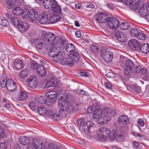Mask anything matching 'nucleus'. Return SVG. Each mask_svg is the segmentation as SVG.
<instances>
[{
    "label": "nucleus",
    "instance_id": "nucleus-1",
    "mask_svg": "<svg viewBox=\"0 0 149 149\" xmlns=\"http://www.w3.org/2000/svg\"><path fill=\"white\" fill-rule=\"evenodd\" d=\"M1 86L2 88L6 87L10 91H15L17 88L16 83L12 79H7V76L3 75L0 79Z\"/></svg>",
    "mask_w": 149,
    "mask_h": 149
},
{
    "label": "nucleus",
    "instance_id": "nucleus-2",
    "mask_svg": "<svg viewBox=\"0 0 149 149\" xmlns=\"http://www.w3.org/2000/svg\"><path fill=\"white\" fill-rule=\"evenodd\" d=\"M49 53V56L52 58V60L58 62L62 60L65 54L63 52H61V48L58 47H53L50 49Z\"/></svg>",
    "mask_w": 149,
    "mask_h": 149
},
{
    "label": "nucleus",
    "instance_id": "nucleus-3",
    "mask_svg": "<svg viewBox=\"0 0 149 149\" xmlns=\"http://www.w3.org/2000/svg\"><path fill=\"white\" fill-rule=\"evenodd\" d=\"M42 3L45 8H52L54 13H56L58 14H61V8L55 0H44Z\"/></svg>",
    "mask_w": 149,
    "mask_h": 149
},
{
    "label": "nucleus",
    "instance_id": "nucleus-4",
    "mask_svg": "<svg viewBox=\"0 0 149 149\" xmlns=\"http://www.w3.org/2000/svg\"><path fill=\"white\" fill-rule=\"evenodd\" d=\"M31 68L33 70H36L39 76L40 77L45 76L46 74V68L42 65H38L35 61L31 64Z\"/></svg>",
    "mask_w": 149,
    "mask_h": 149
},
{
    "label": "nucleus",
    "instance_id": "nucleus-5",
    "mask_svg": "<svg viewBox=\"0 0 149 149\" xmlns=\"http://www.w3.org/2000/svg\"><path fill=\"white\" fill-rule=\"evenodd\" d=\"M41 38L45 41L52 42L54 41L56 37L54 34L49 32H46L45 31L41 32Z\"/></svg>",
    "mask_w": 149,
    "mask_h": 149
},
{
    "label": "nucleus",
    "instance_id": "nucleus-6",
    "mask_svg": "<svg viewBox=\"0 0 149 149\" xmlns=\"http://www.w3.org/2000/svg\"><path fill=\"white\" fill-rule=\"evenodd\" d=\"M77 124L79 130L81 132H90L89 129L88 128V126L84 121V119L83 118H80L77 120Z\"/></svg>",
    "mask_w": 149,
    "mask_h": 149
},
{
    "label": "nucleus",
    "instance_id": "nucleus-7",
    "mask_svg": "<svg viewBox=\"0 0 149 149\" xmlns=\"http://www.w3.org/2000/svg\"><path fill=\"white\" fill-rule=\"evenodd\" d=\"M58 104L60 109H61L63 107L68 113H70L74 110V107L70 104L66 103L65 102H63V100L62 99L59 100Z\"/></svg>",
    "mask_w": 149,
    "mask_h": 149
},
{
    "label": "nucleus",
    "instance_id": "nucleus-8",
    "mask_svg": "<svg viewBox=\"0 0 149 149\" xmlns=\"http://www.w3.org/2000/svg\"><path fill=\"white\" fill-rule=\"evenodd\" d=\"M119 21L116 17H112L108 19L107 24L109 28L115 29L117 28L119 25Z\"/></svg>",
    "mask_w": 149,
    "mask_h": 149
},
{
    "label": "nucleus",
    "instance_id": "nucleus-9",
    "mask_svg": "<svg viewBox=\"0 0 149 149\" xmlns=\"http://www.w3.org/2000/svg\"><path fill=\"white\" fill-rule=\"evenodd\" d=\"M110 135L109 129L106 127H101L97 131V136L99 138L105 139Z\"/></svg>",
    "mask_w": 149,
    "mask_h": 149
},
{
    "label": "nucleus",
    "instance_id": "nucleus-10",
    "mask_svg": "<svg viewBox=\"0 0 149 149\" xmlns=\"http://www.w3.org/2000/svg\"><path fill=\"white\" fill-rule=\"evenodd\" d=\"M101 55L103 59L106 62L109 63L112 61L113 55L111 52L102 49Z\"/></svg>",
    "mask_w": 149,
    "mask_h": 149
},
{
    "label": "nucleus",
    "instance_id": "nucleus-11",
    "mask_svg": "<svg viewBox=\"0 0 149 149\" xmlns=\"http://www.w3.org/2000/svg\"><path fill=\"white\" fill-rule=\"evenodd\" d=\"M134 67L133 62L130 60H127L125 62V74L129 75L132 72Z\"/></svg>",
    "mask_w": 149,
    "mask_h": 149
},
{
    "label": "nucleus",
    "instance_id": "nucleus-12",
    "mask_svg": "<svg viewBox=\"0 0 149 149\" xmlns=\"http://www.w3.org/2000/svg\"><path fill=\"white\" fill-rule=\"evenodd\" d=\"M96 21L99 23H103L107 21L108 18V15L105 13H99L95 15Z\"/></svg>",
    "mask_w": 149,
    "mask_h": 149
},
{
    "label": "nucleus",
    "instance_id": "nucleus-13",
    "mask_svg": "<svg viewBox=\"0 0 149 149\" xmlns=\"http://www.w3.org/2000/svg\"><path fill=\"white\" fill-rule=\"evenodd\" d=\"M26 82L29 86L32 88H35L37 86V78L34 75H32L28 78Z\"/></svg>",
    "mask_w": 149,
    "mask_h": 149
},
{
    "label": "nucleus",
    "instance_id": "nucleus-14",
    "mask_svg": "<svg viewBox=\"0 0 149 149\" xmlns=\"http://www.w3.org/2000/svg\"><path fill=\"white\" fill-rule=\"evenodd\" d=\"M43 142L42 140L38 138H35L33 140L32 146L34 149H42Z\"/></svg>",
    "mask_w": 149,
    "mask_h": 149
},
{
    "label": "nucleus",
    "instance_id": "nucleus-15",
    "mask_svg": "<svg viewBox=\"0 0 149 149\" xmlns=\"http://www.w3.org/2000/svg\"><path fill=\"white\" fill-rule=\"evenodd\" d=\"M137 9L139 13L143 17H145L148 14L146 6L142 2H141Z\"/></svg>",
    "mask_w": 149,
    "mask_h": 149
},
{
    "label": "nucleus",
    "instance_id": "nucleus-16",
    "mask_svg": "<svg viewBox=\"0 0 149 149\" xmlns=\"http://www.w3.org/2000/svg\"><path fill=\"white\" fill-rule=\"evenodd\" d=\"M115 36L117 39L120 42H124L126 40L125 35L120 31L116 30L115 33Z\"/></svg>",
    "mask_w": 149,
    "mask_h": 149
},
{
    "label": "nucleus",
    "instance_id": "nucleus-17",
    "mask_svg": "<svg viewBox=\"0 0 149 149\" xmlns=\"http://www.w3.org/2000/svg\"><path fill=\"white\" fill-rule=\"evenodd\" d=\"M29 27L28 23L24 22H20L17 27L18 30L22 33L25 32Z\"/></svg>",
    "mask_w": 149,
    "mask_h": 149
},
{
    "label": "nucleus",
    "instance_id": "nucleus-18",
    "mask_svg": "<svg viewBox=\"0 0 149 149\" xmlns=\"http://www.w3.org/2000/svg\"><path fill=\"white\" fill-rule=\"evenodd\" d=\"M139 42L135 39H131L128 42L130 48L134 50H137L139 47Z\"/></svg>",
    "mask_w": 149,
    "mask_h": 149
},
{
    "label": "nucleus",
    "instance_id": "nucleus-19",
    "mask_svg": "<svg viewBox=\"0 0 149 149\" xmlns=\"http://www.w3.org/2000/svg\"><path fill=\"white\" fill-rule=\"evenodd\" d=\"M57 95H45L47 97V106H51L54 104L56 101V97Z\"/></svg>",
    "mask_w": 149,
    "mask_h": 149
},
{
    "label": "nucleus",
    "instance_id": "nucleus-20",
    "mask_svg": "<svg viewBox=\"0 0 149 149\" xmlns=\"http://www.w3.org/2000/svg\"><path fill=\"white\" fill-rule=\"evenodd\" d=\"M38 19L39 22L42 24L46 23L48 21V17L47 13L45 12H43L40 14L38 17Z\"/></svg>",
    "mask_w": 149,
    "mask_h": 149
},
{
    "label": "nucleus",
    "instance_id": "nucleus-21",
    "mask_svg": "<svg viewBox=\"0 0 149 149\" xmlns=\"http://www.w3.org/2000/svg\"><path fill=\"white\" fill-rule=\"evenodd\" d=\"M61 64L64 65H68L72 67L74 64V62L72 60L70 57L63 59Z\"/></svg>",
    "mask_w": 149,
    "mask_h": 149
},
{
    "label": "nucleus",
    "instance_id": "nucleus-22",
    "mask_svg": "<svg viewBox=\"0 0 149 149\" xmlns=\"http://www.w3.org/2000/svg\"><path fill=\"white\" fill-rule=\"evenodd\" d=\"M29 14L28 19L32 22L35 21L38 17L37 12L35 10H30Z\"/></svg>",
    "mask_w": 149,
    "mask_h": 149
},
{
    "label": "nucleus",
    "instance_id": "nucleus-23",
    "mask_svg": "<svg viewBox=\"0 0 149 149\" xmlns=\"http://www.w3.org/2000/svg\"><path fill=\"white\" fill-rule=\"evenodd\" d=\"M47 99L44 96L37 97L35 98V102L37 104H46L47 106Z\"/></svg>",
    "mask_w": 149,
    "mask_h": 149
},
{
    "label": "nucleus",
    "instance_id": "nucleus-24",
    "mask_svg": "<svg viewBox=\"0 0 149 149\" xmlns=\"http://www.w3.org/2000/svg\"><path fill=\"white\" fill-rule=\"evenodd\" d=\"M60 99L63 100V102H65L66 103L71 104L73 102L74 100V97L73 95L70 93L68 94L65 96V98L64 99L62 96Z\"/></svg>",
    "mask_w": 149,
    "mask_h": 149
},
{
    "label": "nucleus",
    "instance_id": "nucleus-25",
    "mask_svg": "<svg viewBox=\"0 0 149 149\" xmlns=\"http://www.w3.org/2000/svg\"><path fill=\"white\" fill-rule=\"evenodd\" d=\"M57 14L55 15V14L54 15L51 16L49 19V21L50 23L53 24L55 23L61 19V17L58 14L56 13H55Z\"/></svg>",
    "mask_w": 149,
    "mask_h": 149
},
{
    "label": "nucleus",
    "instance_id": "nucleus-26",
    "mask_svg": "<svg viewBox=\"0 0 149 149\" xmlns=\"http://www.w3.org/2000/svg\"><path fill=\"white\" fill-rule=\"evenodd\" d=\"M105 111L108 114V115L112 117L115 116L118 112V110L115 108L111 109L107 107L105 109Z\"/></svg>",
    "mask_w": 149,
    "mask_h": 149
},
{
    "label": "nucleus",
    "instance_id": "nucleus-27",
    "mask_svg": "<svg viewBox=\"0 0 149 149\" xmlns=\"http://www.w3.org/2000/svg\"><path fill=\"white\" fill-rule=\"evenodd\" d=\"M103 111L100 109L97 108L94 110L92 115L93 117L95 119H98L101 116Z\"/></svg>",
    "mask_w": 149,
    "mask_h": 149
},
{
    "label": "nucleus",
    "instance_id": "nucleus-28",
    "mask_svg": "<svg viewBox=\"0 0 149 149\" xmlns=\"http://www.w3.org/2000/svg\"><path fill=\"white\" fill-rule=\"evenodd\" d=\"M37 49H42L44 45V41L40 39H36L34 40Z\"/></svg>",
    "mask_w": 149,
    "mask_h": 149
},
{
    "label": "nucleus",
    "instance_id": "nucleus-29",
    "mask_svg": "<svg viewBox=\"0 0 149 149\" xmlns=\"http://www.w3.org/2000/svg\"><path fill=\"white\" fill-rule=\"evenodd\" d=\"M118 120L119 122L122 123L125 125L128 124L129 121L128 117L125 115H122L119 117Z\"/></svg>",
    "mask_w": 149,
    "mask_h": 149
},
{
    "label": "nucleus",
    "instance_id": "nucleus-30",
    "mask_svg": "<svg viewBox=\"0 0 149 149\" xmlns=\"http://www.w3.org/2000/svg\"><path fill=\"white\" fill-rule=\"evenodd\" d=\"M56 39L57 40V42L60 44L63 47H65L68 42V40L64 37L60 38L57 36Z\"/></svg>",
    "mask_w": 149,
    "mask_h": 149
},
{
    "label": "nucleus",
    "instance_id": "nucleus-31",
    "mask_svg": "<svg viewBox=\"0 0 149 149\" xmlns=\"http://www.w3.org/2000/svg\"><path fill=\"white\" fill-rule=\"evenodd\" d=\"M19 141L20 144L25 145L29 143L30 142V140L28 138L24 136H22L19 137Z\"/></svg>",
    "mask_w": 149,
    "mask_h": 149
},
{
    "label": "nucleus",
    "instance_id": "nucleus-32",
    "mask_svg": "<svg viewBox=\"0 0 149 149\" xmlns=\"http://www.w3.org/2000/svg\"><path fill=\"white\" fill-rule=\"evenodd\" d=\"M72 60L75 62L77 61L80 58V55L79 53L78 52H73L71 54L70 56Z\"/></svg>",
    "mask_w": 149,
    "mask_h": 149
},
{
    "label": "nucleus",
    "instance_id": "nucleus-33",
    "mask_svg": "<svg viewBox=\"0 0 149 149\" xmlns=\"http://www.w3.org/2000/svg\"><path fill=\"white\" fill-rule=\"evenodd\" d=\"M141 52L144 54H146L149 52V45L147 43L143 44L140 48Z\"/></svg>",
    "mask_w": 149,
    "mask_h": 149
},
{
    "label": "nucleus",
    "instance_id": "nucleus-34",
    "mask_svg": "<svg viewBox=\"0 0 149 149\" xmlns=\"http://www.w3.org/2000/svg\"><path fill=\"white\" fill-rule=\"evenodd\" d=\"M120 29L123 30H126L129 29L131 27V25L127 22H123L121 23L119 25Z\"/></svg>",
    "mask_w": 149,
    "mask_h": 149
},
{
    "label": "nucleus",
    "instance_id": "nucleus-35",
    "mask_svg": "<svg viewBox=\"0 0 149 149\" xmlns=\"http://www.w3.org/2000/svg\"><path fill=\"white\" fill-rule=\"evenodd\" d=\"M23 61L20 59H17L13 63V66L17 69H20L22 67Z\"/></svg>",
    "mask_w": 149,
    "mask_h": 149
},
{
    "label": "nucleus",
    "instance_id": "nucleus-36",
    "mask_svg": "<svg viewBox=\"0 0 149 149\" xmlns=\"http://www.w3.org/2000/svg\"><path fill=\"white\" fill-rule=\"evenodd\" d=\"M17 3L15 0H10L7 1L6 3L7 7L9 9H11L15 6Z\"/></svg>",
    "mask_w": 149,
    "mask_h": 149
},
{
    "label": "nucleus",
    "instance_id": "nucleus-37",
    "mask_svg": "<svg viewBox=\"0 0 149 149\" xmlns=\"http://www.w3.org/2000/svg\"><path fill=\"white\" fill-rule=\"evenodd\" d=\"M140 31L139 29L132 28L130 31V33L132 37L137 38Z\"/></svg>",
    "mask_w": 149,
    "mask_h": 149
},
{
    "label": "nucleus",
    "instance_id": "nucleus-38",
    "mask_svg": "<svg viewBox=\"0 0 149 149\" xmlns=\"http://www.w3.org/2000/svg\"><path fill=\"white\" fill-rule=\"evenodd\" d=\"M129 88L131 91L134 93L139 94L140 92V88L139 86L136 85H131L129 86Z\"/></svg>",
    "mask_w": 149,
    "mask_h": 149
},
{
    "label": "nucleus",
    "instance_id": "nucleus-39",
    "mask_svg": "<svg viewBox=\"0 0 149 149\" xmlns=\"http://www.w3.org/2000/svg\"><path fill=\"white\" fill-rule=\"evenodd\" d=\"M27 97V94L24 92H19L18 93L17 98L19 100H22L26 99Z\"/></svg>",
    "mask_w": 149,
    "mask_h": 149
},
{
    "label": "nucleus",
    "instance_id": "nucleus-40",
    "mask_svg": "<svg viewBox=\"0 0 149 149\" xmlns=\"http://www.w3.org/2000/svg\"><path fill=\"white\" fill-rule=\"evenodd\" d=\"M65 46V50L67 52H70L75 51V49L74 46L72 43H68Z\"/></svg>",
    "mask_w": 149,
    "mask_h": 149
},
{
    "label": "nucleus",
    "instance_id": "nucleus-41",
    "mask_svg": "<svg viewBox=\"0 0 149 149\" xmlns=\"http://www.w3.org/2000/svg\"><path fill=\"white\" fill-rule=\"evenodd\" d=\"M22 9L19 7H16L13 9L12 12L13 13L17 16H21Z\"/></svg>",
    "mask_w": 149,
    "mask_h": 149
},
{
    "label": "nucleus",
    "instance_id": "nucleus-42",
    "mask_svg": "<svg viewBox=\"0 0 149 149\" xmlns=\"http://www.w3.org/2000/svg\"><path fill=\"white\" fill-rule=\"evenodd\" d=\"M38 113L41 115L45 114L47 111V108L44 106L38 107L37 109Z\"/></svg>",
    "mask_w": 149,
    "mask_h": 149
},
{
    "label": "nucleus",
    "instance_id": "nucleus-43",
    "mask_svg": "<svg viewBox=\"0 0 149 149\" xmlns=\"http://www.w3.org/2000/svg\"><path fill=\"white\" fill-rule=\"evenodd\" d=\"M140 3L141 2L139 1H138L136 2L132 1V2L129 6L133 10H136L138 9Z\"/></svg>",
    "mask_w": 149,
    "mask_h": 149
},
{
    "label": "nucleus",
    "instance_id": "nucleus-44",
    "mask_svg": "<svg viewBox=\"0 0 149 149\" xmlns=\"http://www.w3.org/2000/svg\"><path fill=\"white\" fill-rule=\"evenodd\" d=\"M30 11L29 9L26 8L22 10L21 16L24 19H28Z\"/></svg>",
    "mask_w": 149,
    "mask_h": 149
},
{
    "label": "nucleus",
    "instance_id": "nucleus-45",
    "mask_svg": "<svg viewBox=\"0 0 149 149\" xmlns=\"http://www.w3.org/2000/svg\"><path fill=\"white\" fill-rule=\"evenodd\" d=\"M60 109L61 110H59L58 112L59 114L61 119L63 118H65L68 113L64 109V108L63 107L62 108H61Z\"/></svg>",
    "mask_w": 149,
    "mask_h": 149
},
{
    "label": "nucleus",
    "instance_id": "nucleus-46",
    "mask_svg": "<svg viewBox=\"0 0 149 149\" xmlns=\"http://www.w3.org/2000/svg\"><path fill=\"white\" fill-rule=\"evenodd\" d=\"M10 22L15 27H17L19 23V20L16 17H12L10 19Z\"/></svg>",
    "mask_w": 149,
    "mask_h": 149
},
{
    "label": "nucleus",
    "instance_id": "nucleus-47",
    "mask_svg": "<svg viewBox=\"0 0 149 149\" xmlns=\"http://www.w3.org/2000/svg\"><path fill=\"white\" fill-rule=\"evenodd\" d=\"M29 72V70L27 69H25L22 71L19 74L20 77L23 78L25 77L28 75Z\"/></svg>",
    "mask_w": 149,
    "mask_h": 149
},
{
    "label": "nucleus",
    "instance_id": "nucleus-48",
    "mask_svg": "<svg viewBox=\"0 0 149 149\" xmlns=\"http://www.w3.org/2000/svg\"><path fill=\"white\" fill-rule=\"evenodd\" d=\"M89 50L91 52L96 54L98 52L99 49L97 46L93 45L90 47Z\"/></svg>",
    "mask_w": 149,
    "mask_h": 149
},
{
    "label": "nucleus",
    "instance_id": "nucleus-49",
    "mask_svg": "<svg viewBox=\"0 0 149 149\" xmlns=\"http://www.w3.org/2000/svg\"><path fill=\"white\" fill-rule=\"evenodd\" d=\"M137 38L139 40H144L146 38V34L140 31Z\"/></svg>",
    "mask_w": 149,
    "mask_h": 149
},
{
    "label": "nucleus",
    "instance_id": "nucleus-50",
    "mask_svg": "<svg viewBox=\"0 0 149 149\" xmlns=\"http://www.w3.org/2000/svg\"><path fill=\"white\" fill-rule=\"evenodd\" d=\"M48 149H59L58 145L56 143H51L49 144Z\"/></svg>",
    "mask_w": 149,
    "mask_h": 149
},
{
    "label": "nucleus",
    "instance_id": "nucleus-51",
    "mask_svg": "<svg viewBox=\"0 0 149 149\" xmlns=\"http://www.w3.org/2000/svg\"><path fill=\"white\" fill-rule=\"evenodd\" d=\"M0 24L3 26L7 27L9 25V23L8 21L4 18L0 19Z\"/></svg>",
    "mask_w": 149,
    "mask_h": 149
},
{
    "label": "nucleus",
    "instance_id": "nucleus-52",
    "mask_svg": "<svg viewBox=\"0 0 149 149\" xmlns=\"http://www.w3.org/2000/svg\"><path fill=\"white\" fill-rule=\"evenodd\" d=\"M51 118L54 120H58L61 119L58 112L53 113Z\"/></svg>",
    "mask_w": 149,
    "mask_h": 149
},
{
    "label": "nucleus",
    "instance_id": "nucleus-53",
    "mask_svg": "<svg viewBox=\"0 0 149 149\" xmlns=\"http://www.w3.org/2000/svg\"><path fill=\"white\" fill-rule=\"evenodd\" d=\"M116 137L120 140L121 141H123L124 140V138L122 135L118 134L117 133H115L113 134V138H115Z\"/></svg>",
    "mask_w": 149,
    "mask_h": 149
},
{
    "label": "nucleus",
    "instance_id": "nucleus-54",
    "mask_svg": "<svg viewBox=\"0 0 149 149\" xmlns=\"http://www.w3.org/2000/svg\"><path fill=\"white\" fill-rule=\"evenodd\" d=\"M54 85V83L53 81V80H51L47 82L45 86V88H48L50 87H52Z\"/></svg>",
    "mask_w": 149,
    "mask_h": 149
},
{
    "label": "nucleus",
    "instance_id": "nucleus-55",
    "mask_svg": "<svg viewBox=\"0 0 149 149\" xmlns=\"http://www.w3.org/2000/svg\"><path fill=\"white\" fill-rule=\"evenodd\" d=\"M102 119H103V120L102 121L103 122V124H106L111 120V116H108L107 115H105L102 117Z\"/></svg>",
    "mask_w": 149,
    "mask_h": 149
},
{
    "label": "nucleus",
    "instance_id": "nucleus-56",
    "mask_svg": "<svg viewBox=\"0 0 149 149\" xmlns=\"http://www.w3.org/2000/svg\"><path fill=\"white\" fill-rule=\"evenodd\" d=\"M36 103L33 101L31 102L29 104L30 108L33 111L36 109Z\"/></svg>",
    "mask_w": 149,
    "mask_h": 149
},
{
    "label": "nucleus",
    "instance_id": "nucleus-57",
    "mask_svg": "<svg viewBox=\"0 0 149 149\" xmlns=\"http://www.w3.org/2000/svg\"><path fill=\"white\" fill-rule=\"evenodd\" d=\"M9 142L7 141V143H1L0 144V149H7L8 146Z\"/></svg>",
    "mask_w": 149,
    "mask_h": 149
},
{
    "label": "nucleus",
    "instance_id": "nucleus-58",
    "mask_svg": "<svg viewBox=\"0 0 149 149\" xmlns=\"http://www.w3.org/2000/svg\"><path fill=\"white\" fill-rule=\"evenodd\" d=\"M95 106L93 105L91 106L88 107L87 109V112L88 113H91L94 110H95Z\"/></svg>",
    "mask_w": 149,
    "mask_h": 149
},
{
    "label": "nucleus",
    "instance_id": "nucleus-59",
    "mask_svg": "<svg viewBox=\"0 0 149 149\" xmlns=\"http://www.w3.org/2000/svg\"><path fill=\"white\" fill-rule=\"evenodd\" d=\"M52 111L50 109H47V111L45 114L47 116L50 118H51L52 116Z\"/></svg>",
    "mask_w": 149,
    "mask_h": 149
},
{
    "label": "nucleus",
    "instance_id": "nucleus-60",
    "mask_svg": "<svg viewBox=\"0 0 149 149\" xmlns=\"http://www.w3.org/2000/svg\"><path fill=\"white\" fill-rule=\"evenodd\" d=\"M86 122L87 126H88V128L89 129L94 125L93 123L91 121H88ZM89 131H90V130Z\"/></svg>",
    "mask_w": 149,
    "mask_h": 149
},
{
    "label": "nucleus",
    "instance_id": "nucleus-61",
    "mask_svg": "<svg viewBox=\"0 0 149 149\" xmlns=\"http://www.w3.org/2000/svg\"><path fill=\"white\" fill-rule=\"evenodd\" d=\"M123 1L124 4L127 6H129L133 1L132 0H124Z\"/></svg>",
    "mask_w": 149,
    "mask_h": 149
},
{
    "label": "nucleus",
    "instance_id": "nucleus-62",
    "mask_svg": "<svg viewBox=\"0 0 149 149\" xmlns=\"http://www.w3.org/2000/svg\"><path fill=\"white\" fill-rule=\"evenodd\" d=\"M57 92L54 91H50L49 92H47V93H46L45 94V95H57Z\"/></svg>",
    "mask_w": 149,
    "mask_h": 149
},
{
    "label": "nucleus",
    "instance_id": "nucleus-63",
    "mask_svg": "<svg viewBox=\"0 0 149 149\" xmlns=\"http://www.w3.org/2000/svg\"><path fill=\"white\" fill-rule=\"evenodd\" d=\"M137 123L138 124L141 126H143L144 124V121L141 119H138L137 121Z\"/></svg>",
    "mask_w": 149,
    "mask_h": 149
},
{
    "label": "nucleus",
    "instance_id": "nucleus-64",
    "mask_svg": "<svg viewBox=\"0 0 149 149\" xmlns=\"http://www.w3.org/2000/svg\"><path fill=\"white\" fill-rule=\"evenodd\" d=\"M141 68V67L139 65L136 66L135 68H134V71L137 73H139Z\"/></svg>",
    "mask_w": 149,
    "mask_h": 149
}]
</instances>
